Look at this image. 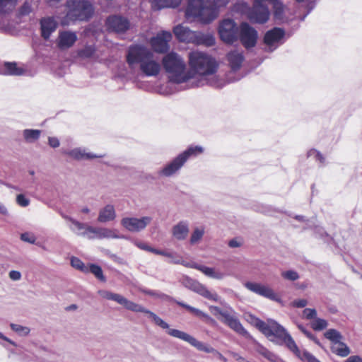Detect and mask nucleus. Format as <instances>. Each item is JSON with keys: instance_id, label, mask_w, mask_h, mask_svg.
Returning a JSON list of instances; mask_svg holds the SVG:
<instances>
[{"instance_id": "1", "label": "nucleus", "mask_w": 362, "mask_h": 362, "mask_svg": "<svg viewBox=\"0 0 362 362\" xmlns=\"http://www.w3.org/2000/svg\"><path fill=\"white\" fill-rule=\"evenodd\" d=\"M250 323L257 328L267 338L275 343H284L298 358L304 362H320L308 351H301L287 330L274 320L267 322L250 315Z\"/></svg>"}, {"instance_id": "2", "label": "nucleus", "mask_w": 362, "mask_h": 362, "mask_svg": "<svg viewBox=\"0 0 362 362\" xmlns=\"http://www.w3.org/2000/svg\"><path fill=\"white\" fill-rule=\"evenodd\" d=\"M189 64L192 78L188 80L189 88H197L206 84H216L217 70L216 61L204 52L194 51L189 53Z\"/></svg>"}, {"instance_id": "3", "label": "nucleus", "mask_w": 362, "mask_h": 362, "mask_svg": "<svg viewBox=\"0 0 362 362\" xmlns=\"http://www.w3.org/2000/svg\"><path fill=\"white\" fill-rule=\"evenodd\" d=\"M228 3V0H189L185 15L187 18L209 23L217 17L218 9Z\"/></svg>"}, {"instance_id": "4", "label": "nucleus", "mask_w": 362, "mask_h": 362, "mask_svg": "<svg viewBox=\"0 0 362 362\" xmlns=\"http://www.w3.org/2000/svg\"><path fill=\"white\" fill-rule=\"evenodd\" d=\"M203 152L204 148L202 146L191 145L172 160L158 170L156 174L159 177H173L180 172L189 158H196Z\"/></svg>"}, {"instance_id": "5", "label": "nucleus", "mask_w": 362, "mask_h": 362, "mask_svg": "<svg viewBox=\"0 0 362 362\" xmlns=\"http://www.w3.org/2000/svg\"><path fill=\"white\" fill-rule=\"evenodd\" d=\"M163 65L169 74L170 81L176 83H187L192 78L191 73H186V65L182 57L171 52L163 58Z\"/></svg>"}, {"instance_id": "6", "label": "nucleus", "mask_w": 362, "mask_h": 362, "mask_svg": "<svg viewBox=\"0 0 362 362\" xmlns=\"http://www.w3.org/2000/svg\"><path fill=\"white\" fill-rule=\"evenodd\" d=\"M66 6L68 11L63 23L68 24L70 21H88L93 13L92 4L86 0H68Z\"/></svg>"}, {"instance_id": "7", "label": "nucleus", "mask_w": 362, "mask_h": 362, "mask_svg": "<svg viewBox=\"0 0 362 362\" xmlns=\"http://www.w3.org/2000/svg\"><path fill=\"white\" fill-rule=\"evenodd\" d=\"M169 335L182 339L187 343H189L192 346L195 347L199 351H202L206 353H211L215 354L221 361L223 362H227V358L223 356L219 351L216 350L214 348L211 346L206 344L200 341H198L196 338L191 336L190 334L178 330V329H170L168 331Z\"/></svg>"}, {"instance_id": "8", "label": "nucleus", "mask_w": 362, "mask_h": 362, "mask_svg": "<svg viewBox=\"0 0 362 362\" xmlns=\"http://www.w3.org/2000/svg\"><path fill=\"white\" fill-rule=\"evenodd\" d=\"M181 283L185 288L208 300L221 303V297L216 292L210 291L204 284L195 279L185 276L182 277Z\"/></svg>"}, {"instance_id": "9", "label": "nucleus", "mask_w": 362, "mask_h": 362, "mask_svg": "<svg viewBox=\"0 0 362 362\" xmlns=\"http://www.w3.org/2000/svg\"><path fill=\"white\" fill-rule=\"evenodd\" d=\"M152 51L141 45H132L127 50L126 56L127 62L130 69H133L136 65H140L148 57L152 55Z\"/></svg>"}, {"instance_id": "10", "label": "nucleus", "mask_w": 362, "mask_h": 362, "mask_svg": "<svg viewBox=\"0 0 362 362\" xmlns=\"http://www.w3.org/2000/svg\"><path fill=\"white\" fill-rule=\"evenodd\" d=\"M239 27L232 19L223 20L218 27V34L222 41L227 44H233L238 40Z\"/></svg>"}, {"instance_id": "11", "label": "nucleus", "mask_w": 362, "mask_h": 362, "mask_svg": "<svg viewBox=\"0 0 362 362\" xmlns=\"http://www.w3.org/2000/svg\"><path fill=\"white\" fill-rule=\"evenodd\" d=\"M285 31L284 29L275 27L266 32L264 36L265 51L274 52L285 42Z\"/></svg>"}, {"instance_id": "12", "label": "nucleus", "mask_w": 362, "mask_h": 362, "mask_svg": "<svg viewBox=\"0 0 362 362\" xmlns=\"http://www.w3.org/2000/svg\"><path fill=\"white\" fill-rule=\"evenodd\" d=\"M257 30L247 23H242L239 26L238 40L247 49L254 47L257 41Z\"/></svg>"}, {"instance_id": "13", "label": "nucleus", "mask_w": 362, "mask_h": 362, "mask_svg": "<svg viewBox=\"0 0 362 362\" xmlns=\"http://www.w3.org/2000/svg\"><path fill=\"white\" fill-rule=\"evenodd\" d=\"M151 221L152 218L151 216L125 217L121 220V224L128 231L138 233L144 230L151 223Z\"/></svg>"}, {"instance_id": "14", "label": "nucleus", "mask_w": 362, "mask_h": 362, "mask_svg": "<svg viewBox=\"0 0 362 362\" xmlns=\"http://www.w3.org/2000/svg\"><path fill=\"white\" fill-rule=\"evenodd\" d=\"M245 287L259 296L278 303H281V299L274 290L268 286L259 283L247 281L245 284Z\"/></svg>"}, {"instance_id": "15", "label": "nucleus", "mask_w": 362, "mask_h": 362, "mask_svg": "<svg viewBox=\"0 0 362 362\" xmlns=\"http://www.w3.org/2000/svg\"><path fill=\"white\" fill-rule=\"evenodd\" d=\"M172 39V34L168 31H162L151 40V45L153 49L157 53H165L169 49L168 42Z\"/></svg>"}, {"instance_id": "16", "label": "nucleus", "mask_w": 362, "mask_h": 362, "mask_svg": "<svg viewBox=\"0 0 362 362\" xmlns=\"http://www.w3.org/2000/svg\"><path fill=\"white\" fill-rule=\"evenodd\" d=\"M98 294L103 298L117 302L119 305H123L126 309L129 310H140L139 304H136L131 300H129L127 298H124L123 296L120 294L115 293L106 290L98 291Z\"/></svg>"}, {"instance_id": "17", "label": "nucleus", "mask_w": 362, "mask_h": 362, "mask_svg": "<svg viewBox=\"0 0 362 362\" xmlns=\"http://www.w3.org/2000/svg\"><path fill=\"white\" fill-rule=\"evenodd\" d=\"M89 234L88 236V240L93 239H127L124 235H119L117 233V230L103 227H93L89 228Z\"/></svg>"}, {"instance_id": "18", "label": "nucleus", "mask_w": 362, "mask_h": 362, "mask_svg": "<svg viewBox=\"0 0 362 362\" xmlns=\"http://www.w3.org/2000/svg\"><path fill=\"white\" fill-rule=\"evenodd\" d=\"M106 25L110 30L116 33H124L130 27V23L127 18L117 15L108 17L106 21Z\"/></svg>"}, {"instance_id": "19", "label": "nucleus", "mask_w": 362, "mask_h": 362, "mask_svg": "<svg viewBox=\"0 0 362 362\" xmlns=\"http://www.w3.org/2000/svg\"><path fill=\"white\" fill-rule=\"evenodd\" d=\"M62 153L77 161L104 157V155L89 152L86 148L82 147H76L70 150H62Z\"/></svg>"}, {"instance_id": "20", "label": "nucleus", "mask_w": 362, "mask_h": 362, "mask_svg": "<svg viewBox=\"0 0 362 362\" xmlns=\"http://www.w3.org/2000/svg\"><path fill=\"white\" fill-rule=\"evenodd\" d=\"M270 12L268 7L264 4H254L252 10L249 13V18L250 21L263 24L269 18Z\"/></svg>"}, {"instance_id": "21", "label": "nucleus", "mask_w": 362, "mask_h": 362, "mask_svg": "<svg viewBox=\"0 0 362 362\" xmlns=\"http://www.w3.org/2000/svg\"><path fill=\"white\" fill-rule=\"evenodd\" d=\"M139 69L144 76L148 77L158 75L160 71V65L158 62L154 59L153 52L152 55L139 65Z\"/></svg>"}, {"instance_id": "22", "label": "nucleus", "mask_w": 362, "mask_h": 362, "mask_svg": "<svg viewBox=\"0 0 362 362\" xmlns=\"http://www.w3.org/2000/svg\"><path fill=\"white\" fill-rule=\"evenodd\" d=\"M62 217L64 219L70 222L69 228L73 233L77 236L86 238L88 239V236L90 235L89 228H90V226L88 225L87 223L80 222L67 215L63 214Z\"/></svg>"}, {"instance_id": "23", "label": "nucleus", "mask_w": 362, "mask_h": 362, "mask_svg": "<svg viewBox=\"0 0 362 362\" xmlns=\"http://www.w3.org/2000/svg\"><path fill=\"white\" fill-rule=\"evenodd\" d=\"M77 40L78 37L76 32L62 30L59 32L57 45L59 49H66L71 47Z\"/></svg>"}, {"instance_id": "24", "label": "nucleus", "mask_w": 362, "mask_h": 362, "mask_svg": "<svg viewBox=\"0 0 362 362\" xmlns=\"http://www.w3.org/2000/svg\"><path fill=\"white\" fill-rule=\"evenodd\" d=\"M173 33L180 42L195 43L197 32L191 30L186 26L178 25L174 28Z\"/></svg>"}, {"instance_id": "25", "label": "nucleus", "mask_w": 362, "mask_h": 362, "mask_svg": "<svg viewBox=\"0 0 362 362\" xmlns=\"http://www.w3.org/2000/svg\"><path fill=\"white\" fill-rule=\"evenodd\" d=\"M17 3V0H0V30H4L6 28L7 19L6 14L11 12Z\"/></svg>"}, {"instance_id": "26", "label": "nucleus", "mask_w": 362, "mask_h": 362, "mask_svg": "<svg viewBox=\"0 0 362 362\" xmlns=\"http://www.w3.org/2000/svg\"><path fill=\"white\" fill-rule=\"evenodd\" d=\"M57 28V22L52 17L43 18L40 21L42 37L47 40Z\"/></svg>"}, {"instance_id": "27", "label": "nucleus", "mask_w": 362, "mask_h": 362, "mask_svg": "<svg viewBox=\"0 0 362 362\" xmlns=\"http://www.w3.org/2000/svg\"><path fill=\"white\" fill-rule=\"evenodd\" d=\"M24 69L18 66L16 62H2L0 66V74L6 76H21Z\"/></svg>"}, {"instance_id": "28", "label": "nucleus", "mask_w": 362, "mask_h": 362, "mask_svg": "<svg viewBox=\"0 0 362 362\" xmlns=\"http://www.w3.org/2000/svg\"><path fill=\"white\" fill-rule=\"evenodd\" d=\"M116 216L115 206L112 204H107L100 209L98 221L100 223L112 221L115 219Z\"/></svg>"}, {"instance_id": "29", "label": "nucleus", "mask_w": 362, "mask_h": 362, "mask_svg": "<svg viewBox=\"0 0 362 362\" xmlns=\"http://www.w3.org/2000/svg\"><path fill=\"white\" fill-rule=\"evenodd\" d=\"M244 59L245 57L243 52H240L238 50L231 51L227 54V59L229 65L231 69L234 71L240 69Z\"/></svg>"}, {"instance_id": "30", "label": "nucleus", "mask_w": 362, "mask_h": 362, "mask_svg": "<svg viewBox=\"0 0 362 362\" xmlns=\"http://www.w3.org/2000/svg\"><path fill=\"white\" fill-rule=\"evenodd\" d=\"M173 235L178 240H185L189 233V223L182 221L175 225L172 228Z\"/></svg>"}, {"instance_id": "31", "label": "nucleus", "mask_w": 362, "mask_h": 362, "mask_svg": "<svg viewBox=\"0 0 362 362\" xmlns=\"http://www.w3.org/2000/svg\"><path fill=\"white\" fill-rule=\"evenodd\" d=\"M139 310H134L133 312L144 313L148 314L149 315V317L152 318V320H153V322H155L156 325H157L158 326L160 327L163 329H167L168 331H169L170 329L169 328V325L166 322H165L163 320H162L159 316L156 315L154 313L146 309L145 308H144L142 305H141L139 304ZM168 334H169V333H168Z\"/></svg>"}, {"instance_id": "32", "label": "nucleus", "mask_w": 362, "mask_h": 362, "mask_svg": "<svg viewBox=\"0 0 362 362\" xmlns=\"http://www.w3.org/2000/svg\"><path fill=\"white\" fill-rule=\"evenodd\" d=\"M151 2L154 10H160L163 8L177 7L181 3V0H151Z\"/></svg>"}, {"instance_id": "33", "label": "nucleus", "mask_w": 362, "mask_h": 362, "mask_svg": "<svg viewBox=\"0 0 362 362\" xmlns=\"http://www.w3.org/2000/svg\"><path fill=\"white\" fill-rule=\"evenodd\" d=\"M166 296L167 298H169V299L172 300L174 303H175L176 304L179 305L180 306L186 308L187 310H188L191 313H194L195 315H197L198 317H200L205 318L206 320H212L211 317L208 314L204 313L201 310H199L198 308H196L194 307H192V306H191L189 305H187V304H186V303H185L183 302L177 300L176 299H175L173 297H170L169 296Z\"/></svg>"}, {"instance_id": "34", "label": "nucleus", "mask_w": 362, "mask_h": 362, "mask_svg": "<svg viewBox=\"0 0 362 362\" xmlns=\"http://www.w3.org/2000/svg\"><path fill=\"white\" fill-rule=\"evenodd\" d=\"M198 270L202 272L206 276L214 279L221 280L226 276V274L223 272L216 271L215 269L212 267H208L201 264L199 265Z\"/></svg>"}, {"instance_id": "35", "label": "nucleus", "mask_w": 362, "mask_h": 362, "mask_svg": "<svg viewBox=\"0 0 362 362\" xmlns=\"http://www.w3.org/2000/svg\"><path fill=\"white\" fill-rule=\"evenodd\" d=\"M255 350L257 353L261 354L271 362H281L277 356H276L274 354L271 352L269 350L259 343H256Z\"/></svg>"}, {"instance_id": "36", "label": "nucleus", "mask_w": 362, "mask_h": 362, "mask_svg": "<svg viewBox=\"0 0 362 362\" xmlns=\"http://www.w3.org/2000/svg\"><path fill=\"white\" fill-rule=\"evenodd\" d=\"M228 326L231 329H233V331L237 332L238 334H240V335H242V336H243V337H245L246 338H250V334L243 327V326L242 325L241 322H240V320H238L237 316H235L234 317V319L232 320V321L228 325Z\"/></svg>"}, {"instance_id": "37", "label": "nucleus", "mask_w": 362, "mask_h": 362, "mask_svg": "<svg viewBox=\"0 0 362 362\" xmlns=\"http://www.w3.org/2000/svg\"><path fill=\"white\" fill-rule=\"evenodd\" d=\"M194 44L204 45L208 47H211L215 44V38L211 34H204L202 33L197 32Z\"/></svg>"}, {"instance_id": "38", "label": "nucleus", "mask_w": 362, "mask_h": 362, "mask_svg": "<svg viewBox=\"0 0 362 362\" xmlns=\"http://www.w3.org/2000/svg\"><path fill=\"white\" fill-rule=\"evenodd\" d=\"M331 350L334 354L341 357H346L350 354L349 346L341 341L336 344H332Z\"/></svg>"}, {"instance_id": "39", "label": "nucleus", "mask_w": 362, "mask_h": 362, "mask_svg": "<svg viewBox=\"0 0 362 362\" xmlns=\"http://www.w3.org/2000/svg\"><path fill=\"white\" fill-rule=\"evenodd\" d=\"M41 131L39 129H26L23 132L24 139L28 143H33L39 139Z\"/></svg>"}, {"instance_id": "40", "label": "nucleus", "mask_w": 362, "mask_h": 362, "mask_svg": "<svg viewBox=\"0 0 362 362\" xmlns=\"http://www.w3.org/2000/svg\"><path fill=\"white\" fill-rule=\"evenodd\" d=\"M326 339H329L332 344L339 342L343 339L341 333L335 329H329L325 334Z\"/></svg>"}, {"instance_id": "41", "label": "nucleus", "mask_w": 362, "mask_h": 362, "mask_svg": "<svg viewBox=\"0 0 362 362\" xmlns=\"http://www.w3.org/2000/svg\"><path fill=\"white\" fill-rule=\"evenodd\" d=\"M88 272H90L93 274L97 279L100 280L101 281L105 282L106 281L105 277L103 275V272L102 268L95 264H90L88 266Z\"/></svg>"}, {"instance_id": "42", "label": "nucleus", "mask_w": 362, "mask_h": 362, "mask_svg": "<svg viewBox=\"0 0 362 362\" xmlns=\"http://www.w3.org/2000/svg\"><path fill=\"white\" fill-rule=\"evenodd\" d=\"M95 52V48L94 45H86L78 51V56L82 59H88L94 54Z\"/></svg>"}, {"instance_id": "43", "label": "nucleus", "mask_w": 362, "mask_h": 362, "mask_svg": "<svg viewBox=\"0 0 362 362\" xmlns=\"http://www.w3.org/2000/svg\"><path fill=\"white\" fill-rule=\"evenodd\" d=\"M274 16L276 20L282 21L284 19V6L282 3L278 0L273 4Z\"/></svg>"}, {"instance_id": "44", "label": "nucleus", "mask_w": 362, "mask_h": 362, "mask_svg": "<svg viewBox=\"0 0 362 362\" xmlns=\"http://www.w3.org/2000/svg\"><path fill=\"white\" fill-rule=\"evenodd\" d=\"M204 234V229L203 228H199V227L195 228L191 235L190 243L192 245H194V244L199 243L203 238Z\"/></svg>"}, {"instance_id": "45", "label": "nucleus", "mask_w": 362, "mask_h": 362, "mask_svg": "<svg viewBox=\"0 0 362 362\" xmlns=\"http://www.w3.org/2000/svg\"><path fill=\"white\" fill-rule=\"evenodd\" d=\"M307 156L308 158H312L317 161L320 164L324 165L325 163V158L317 150L313 148L308 151Z\"/></svg>"}, {"instance_id": "46", "label": "nucleus", "mask_w": 362, "mask_h": 362, "mask_svg": "<svg viewBox=\"0 0 362 362\" xmlns=\"http://www.w3.org/2000/svg\"><path fill=\"white\" fill-rule=\"evenodd\" d=\"M235 316L236 313L234 310L228 307V310H226L221 313V317H223L222 322L228 325Z\"/></svg>"}, {"instance_id": "47", "label": "nucleus", "mask_w": 362, "mask_h": 362, "mask_svg": "<svg viewBox=\"0 0 362 362\" xmlns=\"http://www.w3.org/2000/svg\"><path fill=\"white\" fill-rule=\"evenodd\" d=\"M33 11V8L31 5V2L29 1H26L24 4L19 8L18 11V16L19 17H23L29 15Z\"/></svg>"}, {"instance_id": "48", "label": "nucleus", "mask_w": 362, "mask_h": 362, "mask_svg": "<svg viewBox=\"0 0 362 362\" xmlns=\"http://www.w3.org/2000/svg\"><path fill=\"white\" fill-rule=\"evenodd\" d=\"M71 264L74 268L77 269L83 272L87 273L88 271V267L85 266L83 262L78 257H72L71 258Z\"/></svg>"}, {"instance_id": "49", "label": "nucleus", "mask_w": 362, "mask_h": 362, "mask_svg": "<svg viewBox=\"0 0 362 362\" xmlns=\"http://www.w3.org/2000/svg\"><path fill=\"white\" fill-rule=\"evenodd\" d=\"M328 323L325 320L316 317L311 323V327L315 331H320L325 329Z\"/></svg>"}, {"instance_id": "50", "label": "nucleus", "mask_w": 362, "mask_h": 362, "mask_svg": "<svg viewBox=\"0 0 362 362\" xmlns=\"http://www.w3.org/2000/svg\"><path fill=\"white\" fill-rule=\"evenodd\" d=\"M10 327L11 329L21 336H26L30 332V329L27 327H23L20 325L11 323Z\"/></svg>"}, {"instance_id": "51", "label": "nucleus", "mask_w": 362, "mask_h": 362, "mask_svg": "<svg viewBox=\"0 0 362 362\" xmlns=\"http://www.w3.org/2000/svg\"><path fill=\"white\" fill-rule=\"evenodd\" d=\"M281 276L286 280L294 281L299 279V274L294 270H287L281 272Z\"/></svg>"}, {"instance_id": "52", "label": "nucleus", "mask_w": 362, "mask_h": 362, "mask_svg": "<svg viewBox=\"0 0 362 362\" xmlns=\"http://www.w3.org/2000/svg\"><path fill=\"white\" fill-rule=\"evenodd\" d=\"M173 264H182L186 267H188V268H194V269H199V264L197 263H195V262H186L185 260H183L182 259L181 257H177V259H175L173 260Z\"/></svg>"}, {"instance_id": "53", "label": "nucleus", "mask_w": 362, "mask_h": 362, "mask_svg": "<svg viewBox=\"0 0 362 362\" xmlns=\"http://www.w3.org/2000/svg\"><path fill=\"white\" fill-rule=\"evenodd\" d=\"M153 254L162 255V256L167 257L170 258L171 263H173V260L175 259H177V257H179V255L175 252H168L165 250H158V249H155V250L153 251Z\"/></svg>"}, {"instance_id": "54", "label": "nucleus", "mask_w": 362, "mask_h": 362, "mask_svg": "<svg viewBox=\"0 0 362 362\" xmlns=\"http://www.w3.org/2000/svg\"><path fill=\"white\" fill-rule=\"evenodd\" d=\"M21 240L30 244H35L36 241V237L34 234L26 232L21 235Z\"/></svg>"}, {"instance_id": "55", "label": "nucleus", "mask_w": 362, "mask_h": 362, "mask_svg": "<svg viewBox=\"0 0 362 362\" xmlns=\"http://www.w3.org/2000/svg\"><path fill=\"white\" fill-rule=\"evenodd\" d=\"M303 313L307 320L315 319L317 316V311L314 308H305Z\"/></svg>"}, {"instance_id": "56", "label": "nucleus", "mask_w": 362, "mask_h": 362, "mask_svg": "<svg viewBox=\"0 0 362 362\" xmlns=\"http://www.w3.org/2000/svg\"><path fill=\"white\" fill-rule=\"evenodd\" d=\"M134 244L139 249L145 250V251L151 252L152 253H153V251L156 249V248L151 247V246H148L145 243L137 241V240H134Z\"/></svg>"}, {"instance_id": "57", "label": "nucleus", "mask_w": 362, "mask_h": 362, "mask_svg": "<svg viewBox=\"0 0 362 362\" xmlns=\"http://www.w3.org/2000/svg\"><path fill=\"white\" fill-rule=\"evenodd\" d=\"M16 202L18 205L23 207H25L29 205L30 200L26 198L23 194H18L16 197Z\"/></svg>"}, {"instance_id": "58", "label": "nucleus", "mask_w": 362, "mask_h": 362, "mask_svg": "<svg viewBox=\"0 0 362 362\" xmlns=\"http://www.w3.org/2000/svg\"><path fill=\"white\" fill-rule=\"evenodd\" d=\"M48 144L55 148L59 146L60 142L58 138L54 136H49L48 137Z\"/></svg>"}, {"instance_id": "59", "label": "nucleus", "mask_w": 362, "mask_h": 362, "mask_svg": "<svg viewBox=\"0 0 362 362\" xmlns=\"http://www.w3.org/2000/svg\"><path fill=\"white\" fill-rule=\"evenodd\" d=\"M9 278L13 281H18L21 279V274L18 271L11 270L8 274Z\"/></svg>"}, {"instance_id": "60", "label": "nucleus", "mask_w": 362, "mask_h": 362, "mask_svg": "<svg viewBox=\"0 0 362 362\" xmlns=\"http://www.w3.org/2000/svg\"><path fill=\"white\" fill-rule=\"evenodd\" d=\"M292 304L296 308H304L308 305V301L305 299H298L294 300Z\"/></svg>"}, {"instance_id": "61", "label": "nucleus", "mask_w": 362, "mask_h": 362, "mask_svg": "<svg viewBox=\"0 0 362 362\" xmlns=\"http://www.w3.org/2000/svg\"><path fill=\"white\" fill-rule=\"evenodd\" d=\"M209 309L211 314L214 315V316H217L218 315L221 316V313H223L224 311L221 310L220 308L214 305H210L209 307Z\"/></svg>"}, {"instance_id": "62", "label": "nucleus", "mask_w": 362, "mask_h": 362, "mask_svg": "<svg viewBox=\"0 0 362 362\" xmlns=\"http://www.w3.org/2000/svg\"><path fill=\"white\" fill-rule=\"evenodd\" d=\"M315 233L319 235L320 238H324L328 236V234L325 231L324 228L320 226H316L315 227Z\"/></svg>"}, {"instance_id": "63", "label": "nucleus", "mask_w": 362, "mask_h": 362, "mask_svg": "<svg viewBox=\"0 0 362 362\" xmlns=\"http://www.w3.org/2000/svg\"><path fill=\"white\" fill-rule=\"evenodd\" d=\"M242 245V242L237 238H233L228 242V246L231 248L239 247Z\"/></svg>"}, {"instance_id": "64", "label": "nucleus", "mask_w": 362, "mask_h": 362, "mask_svg": "<svg viewBox=\"0 0 362 362\" xmlns=\"http://www.w3.org/2000/svg\"><path fill=\"white\" fill-rule=\"evenodd\" d=\"M346 362H362V358L359 356H349Z\"/></svg>"}]
</instances>
